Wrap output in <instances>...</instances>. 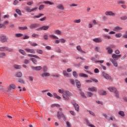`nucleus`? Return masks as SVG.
Returning <instances> with one entry per match:
<instances>
[{
	"label": "nucleus",
	"mask_w": 127,
	"mask_h": 127,
	"mask_svg": "<svg viewBox=\"0 0 127 127\" xmlns=\"http://www.w3.org/2000/svg\"><path fill=\"white\" fill-rule=\"evenodd\" d=\"M72 96V93L69 91L64 90V94L62 95L63 99L65 100V101H69L70 99L69 97H71Z\"/></svg>",
	"instance_id": "obj_1"
},
{
	"label": "nucleus",
	"mask_w": 127,
	"mask_h": 127,
	"mask_svg": "<svg viewBox=\"0 0 127 127\" xmlns=\"http://www.w3.org/2000/svg\"><path fill=\"white\" fill-rule=\"evenodd\" d=\"M0 51H8V52H13V49L8 48L7 47H0Z\"/></svg>",
	"instance_id": "obj_2"
},
{
	"label": "nucleus",
	"mask_w": 127,
	"mask_h": 127,
	"mask_svg": "<svg viewBox=\"0 0 127 127\" xmlns=\"http://www.w3.org/2000/svg\"><path fill=\"white\" fill-rule=\"evenodd\" d=\"M8 40V38L6 36L1 35L0 36V41L2 43H4V42H7Z\"/></svg>",
	"instance_id": "obj_3"
},
{
	"label": "nucleus",
	"mask_w": 127,
	"mask_h": 127,
	"mask_svg": "<svg viewBox=\"0 0 127 127\" xmlns=\"http://www.w3.org/2000/svg\"><path fill=\"white\" fill-rule=\"evenodd\" d=\"M102 76L107 80H111L112 79V77L105 71L102 72Z\"/></svg>",
	"instance_id": "obj_4"
},
{
	"label": "nucleus",
	"mask_w": 127,
	"mask_h": 127,
	"mask_svg": "<svg viewBox=\"0 0 127 127\" xmlns=\"http://www.w3.org/2000/svg\"><path fill=\"white\" fill-rule=\"evenodd\" d=\"M122 55H116L115 54H113L112 56V59L115 61L119 60V58H121Z\"/></svg>",
	"instance_id": "obj_5"
},
{
	"label": "nucleus",
	"mask_w": 127,
	"mask_h": 127,
	"mask_svg": "<svg viewBox=\"0 0 127 127\" xmlns=\"http://www.w3.org/2000/svg\"><path fill=\"white\" fill-rule=\"evenodd\" d=\"M105 15L110 16H116V14L112 11H107L105 13Z\"/></svg>",
	"instance_id": "obj_6"
},
{
	"label": "nucleus",
	"mask_w": 127,
	"mask_h": 127,
	"mask_svg": "<svg viewBox=\"0 0 127 127\" xmlns=\"http://www.w3.org/2000/svg\"><path fill=\"white\" fill-rule=\"evenodd\" d=\"M31 69L33 70V71H40L42 69V67L41 66H31Z\"/></svg>",
	"instance_id": "obj_7"
},
{
	"label": "nucleus",
	"mask_w": 127,
	"mask_h": 127,
	"mask_svg": "<svg viewBox=\"0 0 127 127\" xmlns=\"http://www.w3.org/2000/svg\"><path fill=\"white\" fill-rule=\"evenodd\" d=\"M38 26H39V24H37V23L31 24L30 26V28L31 29H35V28H37Z\"/></svg>",
	"instance_id": "obj_8"
},
{
	"label": "nucleus",
	"mask_w": 127,
	"mask_h": 127,
	"mask_svg": "<svg viewBox=\"0 0 127 127\" xmlns=\"http://www.w3.org/2000/svg\"><path fill=\"white\" fill-rule=\"evenodd\" d=\"M40 76L41 77H42V78H44L45 77H49V76H50V73L46 71L44 72L43 73H41Z\"/></svg>",
	"instance_id": "obj_9"
},
{
	"label": "nucleus",
	"mask_w": 127,
	"mask_h": 127,
	"mask_svg": "<svg viewBox=\"0 0 127 127\" xmlns=\"http://www.w3.org/2000/svg\"><path fill=\"white\" fill-rule=\"evenodd\" d=\"M114 31H116L117 32H120L121 30H123V28L120 26H116L113 29Z\"/></svg>",
	"instance_id": "obj_10"
},
{
	"label": "nucleus",
	"mask_w": 127,
	"mask_h": 127,
	"mask_svg": "<svg viewBox=\"0 0 127 127\" xmlns=\"http://www.w3.org/2000/svg\"><path fill=\"white\" fill-rule=\"evenodd\" d=\"M16 86H15V84H11L9 85V86L8 87V91H10L11 90H14Z\"/></svg>",
	"instance_id": "obj_11"
},
{
	"label": "nucleus",
	"mask_w": 127,
	"mask_h": 127,
	"mask_svg": "<svg viewBox=\"0 0 127 127\" xmlns=\"http://www.w3.org/2000/svg\"><path fill=\"white\" fill-rule=\"evenodd\" d=\"M110 61L112 62V64L115 66V67H118L119 65L118 64V62L117 61H115L113 60V59H110Z\"/></svg>",
	"instance_id": "obj_12"
},
{
	"label": "nucleus",
	"mask_w": 127,
	"mask_h": 127,
	"mask_svg": "<svg viewBox=\"0 0 127 127\" xmlns=\"http://www.w3.org/2000/svg\"><path fill=\"white\" fill-rule=\"evenodd\" d=\"M25 51L28 52V53H32V54H35V51L34 49H25Z\"/></svg>",
	"instance_id": "obj_13"
},
{
	"label": "nucleus",
	"mask_w": 127,
	"mask_h": 127,
	"mask_svg": "<svg viewBox=\"0 0 127 127\" xmlns=\"http://www.w3.org/2000/svg\"><path fill=\"white\" fill-rule=\"evenodd\" d=\"M93 41L96 43H100V42H102V41H103V40L101 38H96L94 39Z\"/></svg>",
	"instance_id": "obj_14"
},
{
	"label": "nucleus",
	"mask_w": 127,
	"mask_h": 127,
	"mask_svg": "<svg viewBox=\"0 0 127 127\" xmlns=\"http://www.w3.org/2000/svg\"><path fill=\"white\" fill-rule=\"evenodd\" d=\"M108 89L110 91V92H112L113 93H115L117 91V88H116V87H109Z\"/></svg>",
	"instance_id": "obj_15"
},
{
	"label": "nucleus",
	"mask_w": 127,
	"mask_h": 127,
	"mask_svg": "<svg viewBox=\"0 0 127 127\" xmlns=\"http://www.w3.org/2000/svg\"><path fill=\"white\" fill-rule=\"evenodd\" d=\"M57 8L61 10H64V6L62 4H59L57 5Z\"/></svg>",
	"instance_id": "obj_16"
},
{
	"label": "nucleus",
	"mask_w": 127,
	"mask_h": 127,
	"mask_svg": "<svg viewBox=\"0 0 127 127\" xmlns=\"http://www.w3.org/2000/svg\"><path fill=\"white\" fill-rule=\"evenodd\" d=\"M43 15H44V14L39 13L38 15L33 16L32 18H34V19H35V18H40V17H41V16H43Z\"/></svg>",
	"instance_id": "obj_17"
},
{
	"label": "nucleus",
	"mask_w": 127,
	"mask_h": 127,
	"mask_svg": "<svg viewBox=\"0 0 127 127\" xmlns=\"http://www.w3.org/2000/svg\"><path fill=\"white\" fill-rule=\"evenodd\" d=\"M63 74L64 75V76H65V77H67V78H70V77H71L70 73L67 72V71H66V70L63 71Z\"/></svg>",
	"instance_id": "obj_18"
},
{
	"label": "nucleus",
	"mask_w": 127,
	"mask_h": 127,
	"mask_svg": "<svg viewBox=\"0 0 127 127\" xmlns=\"http://www.w3.org/2000/svg\"><path fill=\"white\" fill-rule=\"evenodd\" d=\"M99 95H102V96H106V95H107V91L101 90L99 91Z\"/></svg>",
	"instance_id": "obj_19"
},
{
	"label": "nucleus",
	"mask_w": 127,
	"mask_h": 127,
	"mask_svg": "<svg viewBox=\"0 0 127 127\" xmlns=\"http://www.w3.org/2000/svg\"><path fill=\"white\" fill-rule=\"evenodd\" d=\"M88 91L90 92H97V88L96 87H89Z\"/></svg>",
	"instance_id": "obj_20"
},
{
	"label": "nucleus",
	"mask_w": 127,
	"mask_h": 127,
	"mask_svg": "<svg viewBox=\"0 0 127 127\" xmlns=\"http://www.w3.org/2000/svg\"><path fill=\"white\" fill-rule=\"evenodd\" d=\"M76 49L77 50H78V51H79V52H81V53H86V52H85V51H83V50H82V48H81V46H77L76 47Z\"/></svg>",
	"instance_id": "obj_21"
},
{
	"label": "nucleus",
	"mask_w": 127,
	"mask_h": 127,
	"mask_svg": "<svg viewBox=\"0 0 127 127\" xmlns=\"http://www.w3.org/2000/svg\"><path fill=\"white\" fill-rule=\"evenodd\" d=\"M49 37L50 38H52V39H59V38L57 37V36L53 34L49 35Z\"/></svg>",
	"instance_id": "obj_22"
},
{
	"label": "nucleus",
	"mask_w": 127,
	"mask_h": 127,
	"mask_svg": "<svg viewBox=\"0 0 127 127\" xmlns=\"http://www.w3.org/2000/svg\"><path fill=\"white\" fill-rule=\"evenodd\" d=\"M54 33L57 34V35H63L62 32L59 30H55Z\"/></svg>",
	"instance_id": "obj_23"
},
{
	"label": "nucleus",
	"mask_w": 127,
	"mask_h": 127,
	"mask_svg": "<svg viewBox=\"0 0 127 127\" xmlns=\"http://www.w3.org/2000/svg\"><path fill=\"white\" fill-rule=\"evenodd\" d=\"M106 50H107V53H108V54H113V49H111V48H109V47L108 48H106Z\"/></svg>",
	"instance_id": "obj_24"
},
{
	"label": "nucleus",
	"mask_w": 127,
	"mask_h": 127,
	"mask_svg": "<svg viewBox=\"0 0 127 127\" xmlns=\"http://www.w3.org/2000/svg\"><path fill=\"white\" fill-rule=\"evenodd\" d=\"M28 57H34V58H36L37 59H40V57H38V56H36L32 54H28Z\"/></svg>",
	"instance_id": "obj_25"
},
{
	"label": "nucleus",
	"mask_w": 127,
	"mask_h": 127,
	"mask_svg": "<svg viewBox=\"0 0 127 127\" xmlns=\"http://www.w3.org/2000/svg\"><path fill=\"white\" fill-rule=\"evenodd\" d=\"M16 77H17L18 78H20L22 76V72L19 71L17 72L15 74Z\"/></svg>",
	"instance_id": "obj_26"
},
{
	"label": "nucleus",
	"mask_w": 127,
	"mask_h": 127,
	"mask_svg": "<svg viewBox=\"0 0 127 127\" xmlns=\"http://www.w3.org/2000/svg\"><path fill=\"white\" fill-rule=\"evenodd\" d=\"M19 52L22 54V55H24L25 56H26V53L24 51V50H22V49H19Z\"/></svg>",
	"instance_id": "obj_27"
},
{
	"label": "nucleus",
	"mask_w": 127,
	"mask_h": 127,
	"mask_svg": "<svg viewBox=\"0 0 127 127\" xmlns=\"http://www.w3.org/2000/svg\"><path fill=\"white\" fill-rule=\"evenodd\" d=\"M44 3H45L46 4H50V5L54 4V2H51L50 1H44Z\"/></svg>",
	"instance_id": "obj_28"
},
{
	"label": "nucleus",
	"mask_w": 127,
	"mask_h": 127,
	"mask_svg": "<svg viewBox=\"0 0 127 127\" xmlns=\"http://www.w3.org/2000/svg\"><path fill=\"white\" fill-rule=\"evenodd\" d=\"M24 9L27 12H31V9L29 6H26Z\"/></svg>",
	"instance_id": "obj_29"
},
{
	"label": "nucleus",
	"mask_w": 127,
	"mask_h": 127,
	"mask_svg": "<svg viewBox=\"0 0 127 127\" xmlns=\"http://www.w3.org/2000/svg\"><path fill=\"white\" fill-rule=\"evenodd\" d=\"M36 52L37 53H38V54H40L41 55H42V54H43V51L40 49H37L36 50Z\"/></svg>",
	"instance_id": "obj_30"
},
{
	"label": "nucleus",
	"mask_w": 127,
	"mask_h": 127,
	"mask_svg": "<svg viewBox=\"0 0 127 127\" xmlns=\"http://www.w3.org/2000/svg\"><path fill=\"white\" fill-rule=\"evenodd\" d=\"M75 83L77 88H80L81 87V83L78 80H75Z\"/></svg>",
	"instance_id": "obj_31"
},
{
	"label": "nucleus",
	"mask_w": 127,
	"mask_h": 127,
	"mask_svg": "<svg viewBox=\"0 0 127 127\" xmlns=\"http://www.w3.org/2000/svg\"><path fill=\"white\" fill-rule=\"evenodd\" d=\"M79 76L80 77H84V78H87V77H88V75H87V74H85V73H79Z\"/></svg>",
	"instance_id": "obj_32"
},
{
	"label": "nucleus",
	"mask_w": 127,
	"mask_h": 127,
	"mask_svg": "<svg viewBox=\"0 0 127 127\" xmlns=\"http://www.w3.org/2000/svg\"><path fill=\"white\" fill-rule=\"evenodd\" d=\"M50 27L49 26H42V28L43 29V30H48V29Z\"/></svg>",
	"instance_id": "obj_33"
},
{
	"label": "nucleus",
	"mask_w": 127,
	"mask_h": 127,
	"mask_svg": "<svg viewBox=\"0 0 127 127\" xmlns=\"http://www.w3.org/2000/svg\"><path fill=\"white\" fill-rule=\"evenodd\" d=\"M54 96L56 99H57L58 100H61V97L57 95V94L54 93Z\"/></svg>",
	"instance_id": "obj_34"
},
{
	"label": "nucleus",
	"mask_w": 127,
	"mask_h": 127,
	"mask_svg": "<svg viewBox=\"0 0 127 127\" xmlns=\"http://www.w3.org/2000/svg\"><path fill=\"white\" fill-rule=\"evenodd\" d=\"M16 12L19 14V15L21 16L22 14L21 13V11L19 9H16L15 10Z\"/></svg>",
	"instance_id": "obj_35"
},
{
	"label": "nucleus",
	"mask_w": 127,
	"mask_h": 127,
	"mask_svg": "<svg viewBox=\"0 0 127 127\" xmlns=\"http://www.w3.org/2000/svg\"><path fill=\"white\" fill-rule=\"evenodd\" d=\"M18 82L19 83H20L21 84H25V81H24V80H23L21 78L19 79L18 80Z\"/></svg>",
	"instance_id": "obj_36"
},
{
	"label": "nucleus",
	"mask_w": 127,
	"mask_h": 127,
	"mask_svg": "<svg viewBox=\"0 0 127 127\" xmlns=\"http://www.w3.org/2000/svg\"><path fill=\"white\" fill-rule=\"evenodd\" d=\"M73 107H74L75 111L79 112V105L78 104H75Z\"/></svg>",
	"instance_id": "obj_37"
},
{
	"label": "nucleus",
	"mask_w": 127,
	"mask_h": 127,
	"mask_svg": "<svg viewBox=\"0 0 127 127\" xmlns=\"http://www.w3.org/2000/svg\"><path fill=\"white\" fill-rule=\"evenodd\" d=\"M30 60L32 61L34 64H37V60L35 58H31Z\"/></svg>",
	"instance_id": "obj_38"
},
{
	"label": "nucleus",
	"mask_w": 127,
	"mask_h": 127,
	"mask_svg": "<svg viewBox=\"0 0 127 127\" xmlns=\"http://www.w3.org/2000/svg\"><path fill=\"white\" fill-rule=\"evenodd\" d=\"M43 72H47L48 71V67L47 66H43Z\"/></svg>",
	"instance_id": "obj_39"
},
{
	"label": "nucleus",
	"mask_w": 127,
	"mask_h": 127,
	"mask_svg": "<svg viewBox=\"0 0 127 127\" xmlns=\"http://www.w3.org/2000/svg\"><path fill=\"white\" fill-rule=\"evenodd\" d=\"M14 67L15 69H21V65H18V64H14Z\"/></svg>",
	"instance_id": "obj_40"
},
{
	"label": "nucleus",
	"mask_w": 127,
	"mask_h": 127,
	"mask_svg": "<svg viewBox=\"0 0 127 127\" xmlns=\"http://www.w3.org/2000/svg\"><path fill=\"white\" fill-rule=\"evenodd\" d=\"M118 114L120 116H121V117H125V112H124V111H119Z\"/></svg>",
	"instance_id": "obj_41"
},
{
	"label": "nucleus",
	"mask_w": 127,
	"mask_h": 127,
	"mask_svg": "<svg viewBox=\"0 0 127 127\" xmlns=\"http://www.w3.org/2000/svg\"><path fill=\"white\" fill-rule=\"evenodd\" d=\"M115 36L117 38H121L122 37V33H118L116 34Z\"/></svg>",
	"instance_id": "obj_42"
},
{
	"label": "nucleus",
	"mask_w": 127,
	"mask_h": 127,
	"mask_svg": "<svg viewBox=\"0 0 127 127\" xmlns=\"http://www.w3.org/2000/svg\"><path fill=\"white\" fill-rule=\"evenodd\" d=\"M86 123L87 124V126L88 127H96V126H94L93 125H92L91 124H90V123H89V121L87 120L86 121Z\"/></svg>",
	"instance_id": "obj_43"
},
{
	"label": "nucleus",
	"mask_w": 127,
	"mask_h": 127,
	"mask_svg": "<svg viewBox=\"0 0 127 127\" xmlns=\"http://www.w3.org/2000/svg\"><path fill=\"white\" fill-rule=\"evenodd\" d=\"M6 56L5 53H0V58H3Z\"/></svg>",
	"instance_id": "obj_44"
},
{
	"label": "nucleus",
	"mask_w": 127,
	"mask_h": 127,
	"mask_svg": "<svg viewBox=\"0 0 127 127\" xmlns=\"http://www.w3.org/2000/svg\"><path fill=\"white\" fill-rule=\"evenodd\" d=\"M93 95H94V94L92 92H87V97H89L90 98H91V97H92V96H93Z\"/></svg>",
	"instance_id": "obj_45"
},
{
	"label": "nucleus",
	"mask_w": 127,
	"mask_h": 127,
	"mask_svg": "<svg viewBox=\"0 0 127 127\" xmlns=\"http://www.w3.org/2000/svg\"><path fill=\"white\" fill-rule=\"evenodd\" d=\"M121 20H127V16H123L120 17Z\"/></svg>",
	"instance_id": "obj_46"
},
{
	"label": "nucleus",
	"mask_w": 127,
	"mask_h": 127,
	"mask_svg": "<svg viewBox=\"0 0 127 127\" xmlns=\"http://www.w3.org/2000/svg\"><path fill=\"white\" fill-rule=\"evenodd\" d=\"M87 112H88L90 114V115H91V116H93V117H96V115H95V113L93 112V111H91L90 110H87Z\"/></svg>",
	"instance_id": "obj_47"
},
{
	"label": "nucleus",
	"mask_w": 127,
	"mask_h": 127,
	"mask_svg": "<svg viewBox=\"0 0 127 127\" xmlns=\"http://www.w3.org/2000/svg\"><path fill=\"white\" fill-rule=\"evenodd\" d=\"M74 23H80L81 22V19H75L73 21Z\"/></svg>",
	"instance_id": "obj_48"
},
{
	"label": "nucleus",
	"mask_w": 127,
	"mask_h": 127,
	"mask_svg": "<svg viewBox=\"0 0 127 127\" xmlns=\"http://www.w3.org/2000/svg\"><path fill=\"white\" fill-rule=\"evenodd\" d=\"M19 29H20L21 30H25L27 29V27L25 26V27H19Z\"/></svg>",
	"instance_id": "obj_49"
},
{
	"label": "nucleus",
	"mask_w": 127,
	"mask_h": 127,
	"mask_svg": "<svg viewBox=\"0 0 127 127\" xmlns=\"http://www.w3.org/2000/svg\"><path fill=\"white\" fill-rule=\"evenodd\" d=\"M80 95L81 97H82V98H84V99H87V97L86 96V95H85V93H84V92H81Z\"/></svg>",
	"instance_id": "obj_50"
},
{
	"label": "nucleus",
	"mask_w": 127,
	"mask_h": 127,
	"mask_svg": "<svg viewBox=\"0 0 127 127\" xmlns=\"http://www.w3.org/2000/svg\"><path fill=\"white\" fill-rule=\"evenodd\" d=\"M103 36L104 38H107L108 39H111V36L108 35H104Z\"/></svg>",
	"instance_id": "obj_51"
},
{
	"label": "nucleus",
	"mask_w": 127,
	"mask_h": 127,
	"mask_svg": "<svg viewBox=\"0 0 127 127\" xmlns=\"http://www.w3.org/2000/svg\"><path fill=\"white\" fill-rule=\"evenodd\" d=\"M114 93L117 98H120V94H119V91H118V90H117L116 92Z\"/></svg>",
	"instance_id": "obj_52"
},
{
	"label": "nucleus",
	"mask_w": 127,
	"mask_h": 127,
	"mask_svg": "<svg viewBox=\"0 0 127 127\" xmlns=\"http://www.w3.org/2000/svg\"><path fill=\"white\" fill-rule=\"evenodd\" d=\"M31 46H32L33 47H35L36 46H38V44H37L36 43H33L30 44Z\"/></svg>",
	"instance_id": "obj_53"
},
{
	"label": "nucleus",
	"mask_w": 127,
	"mask_h": 127,
	"mask_svg": "<svg viewBox=\"0 0 127 127\" xmlns=\"http://www.w3.org/2000/svg\"><path fill=\"white\" fill-rule=\"evenodd\" d=\"M73 76H74V77H75V78L78 77V74H77V72L75 71H74L73 72Z\"/></svg>",
	"instance_id": "obj_54"
},
{
	"label": "nucleus",
	"mask_w": 127,
	"mask_h": 127,
	"mask_svg": "<svg viewBox=\"0 0 127 127\" xmlns=\"http://www.w3.org/2000/svg\"><path fill=\"white\" fill-rule=\"evenodd\" d=\"M16 37H21V36H23V34L21 33H18L16 34L15 35Z\"/></svg>",
	"instance_id": "obj_55"
},
{
	"label": "nucleus",
	"mask_w": 127,
	"mask_h": 127,
	"mask_svg": "<svg viewBox=\"0 0 127 127\" xmlns=\"http://www.w3.org/2000/svg\"><path fill=\"white\" fill-rule=\"evenodd\" d=\"M65 91V90H64V89H59L58 92L59 93H60V94H64V92Z\"/></svg>",
	"instance_id": "obj_56"
},
{
	"label": "nucleus",
	"mask_w": 127,
	"mask_h": 127,
	"mask_svg": "<svg viewBox=\"0 0 127 127\" xmlns=\"http://www.w3.org/2000/svg\"><path fill=\"white\" fill-rule=\"evenodd\" d=\"M9 23V21H8V20H6V21H5L3 24L5 26V25H8Z\"/></svg>",
	"instance_id": "obj_57"
},
{
	"label": "nucleus",
	"mask_w": 127,
	"mask_h": 127,
	"mask_svg": "<svg viewBox=\"0 0 127 127\" xmlns=\"http://www.w3.org/2000/svg\"><path fill=\"white\" fill-rule=\"evenodd\" d=\"M60 42H61V43H65V42H66V40L64 39H60Z\"/></svg>",
	"instance_id": "obj_58"
},
{
	"label": "nucleus",
	"mask_w": 127,
	"mask_h": 127,
	"mask_svg": "<svg viewBox=\"0 0 127 127\" xmlns=\"http://www.w3.org/2000/svg\"><path fill=\"white\" fill-rule=\"evenodd\" d=\"M95 50L96 52H100V47H95Z\"/></svg>",
	"instance_id": "obj_59"
},
{
	"label": "nucleus",
	"mask_w": 127,
	"mask_h": 127,
	"mask_svg": "<svg viewBox=\"0 0 127 127\" xmlns=\"http://www.w3.org/2000/svg\"><path fill=\"white\" fill-rule=\"evenodd\" d=\"M66 125L67 127H71L72 126H71V124H70V123H69V122L66 121Z\"/></svg>",
	"instance_id": "obj_60"
},
{
	"label": "nucleus",
	"mask_w": 127,
	"mask_h": 127,
	"mask_svg": "<svg viewBox=\"0 0 127 127\" xmlns=\"http://www.w3.org/2000/svg\"><path fill=\"white\" fill-rule=\"evenodd\" d=\"M34 79V78L33 77V76H29V81H31V82H33Z\"/></svg>",
	"instance_id": "obj_61"
},
{
	"label": "nucleus",
	"mask_w": 127,
	"mask_h": 127,
	"mask_svg": "<svg viewBox=\"0 0 127 127\" xmlns=\"http://www.w3.org/2000/svg\"><path fill=\"white\" fill-rule=\"evenodd\" d=\"M44 8V5H41L39 7V10H42Z\"/></svg>",
	"instance_id": "obj_62"
},
{
	"label": "nucleus",
	"mask_w": 127,
	"mask_h": 127,
	"mask_svg": "<svg viewBox=\"0 0 127 127\" xmlns=\"http://www.w3.org/2000/svg\"><path fill=\"white\" fill-rule=\"evenodd\" d=\"M46 18H47L46 17H44L43 18H40V21H45V20H46Z\"/></svg>",
	"instance_id": "obj_63"
},
{
	"label": "nucleus",
	"mask_w": 127,
	"mask_h": 127,
	"mask_svg": "<svg viewBox=\"0 0 127 127\" xmlns=\"http://www.w3.org/2000/svg\"><path fill=\"white\" fill-rule=\"evenodd\" d=\"M43 37L45 40H48V35H44Z\"/></svg>",
	"instance_id": "obj_64"
}]
</instances>
